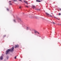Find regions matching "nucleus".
Instances as JSON below:
<instances>
[{"instance_id": "1", "label": "nucleus", "mask_w": 61, "mask_h": 61, "mask_svg": "<svg viewBox=\"0 0 61 61\" xmlns=\"http://www.w3.org/2000/svg\"><path fill=\"white\" fill-rule=\"evenodd\" d=\"M14 47H12L10 49L7 50L6 52V55H7V54H8V53H9V51H10V52H13V51H14Z\"/></svg>"}, {"instance_id": "2", "label": "nucleus", "mask_w": 61, "mask_h": 61, "mask_svg": "<svg viewBox=\"0 0 61 61\" xmlns=\"http://www.w3.org/2000/svg\"><path fill=\"white\" fill-rule=\"evenodd\" d=\"M46 15H48V16H49L50 17H53L52 15H49V14H48L47 13H46Z\"/></svg>"}, {"instance_id": "3", "label": "nucleus", "mask_w": 61, "mask_h": 61, "mask_svg": "<svg viewBox=\"0 0 61 61\" xmlns=\"http://www.w3.org/2000/svg\"><path fill=\"white\" fill-rule=\"evenodd\" d=\"M19 47V45H15L14 46L15 48H17L18 47Z\"/></svg>"}, {"instance_id": "4", "label": "nucleus", "mask_w": 61, "mask_h": 61, "mask_svg": "<svg viewBox=\"0 0 61 61\" xmlns=\"http://www.w3.org/2000/svg\"><path fill=\"white\" fill-rule=\"evenodd\" d=\"M0 59L1 60L3 59V57L2 56H1L0 57Z\"/></svg>"}, {"instance_id": "5", "label": "nucleus", "mask_w": 61, "mask_h": 61, "mask_svg": "<svg viewBox=\"0 0 61 61\" xmlns=\"http://www.w3.org/2000/svg\"><path fill=\"white\" fill-rule=\"evenodd\" d=\"M32 8H33V9H34V8H36V7L35 6L33 5H32Z\"/></svg>"}, {"instance_id": "6", "label": "nucleus", "mask_w": 61, "mask_h": 61, "mask_svg": "<svg viewBox=\"0 0 61 61\" xmlns=\"http://www.w3.org/2000/svg\"><path fill=\"white\" fill-rule=\"evenodd\" d=\"M36 2H41V1L39 0H36Z\"/></svg>"}, {"instance_id": "7", "label": "nucleus", "mask_w": 61, "mask_h": 61, "mask_svg": "<svg viewBox=\"0 0 61 61\" xmlns=\"http://www.w3.org/2000/svg\"><path fill=\"white\" fill-rule=\"evenodd\" d=\"M5 36H6V35H4L3 36V37L4 38L5 37Z\"/></svg>"}, {"instance_id": "8", "label": "nucleus", "mask_w": 61, "mask_h": 61, "mask_svg": "<svg viewBox=\"0 0 61 61\" xmlns=\"http://www.w3.org/2000/svg\"><path fill=\"white\" fill-rule=\"evenodd\" d=\"M37 10H39V11H41V10H40V9H37Z\"/></svg>"}, {"instance_id": "9", "label": "nucleus", "mask_w": 61, "mask_h": 61, "mask_svg": "<svg viewBox=\"0 0 61 61\" xmlns=\"http://www.w3.org/2000/svg\"><path fill=\"white\" fill-rule=\"evenodd\" d=\"M54 18H56V19H57L58 20H59V19H58V18H56V17H54Z\"/></svg>"}, {"instance_id": "10", "label": "nucleus", "mask_w": 61, "mask_h": 61, "mask_svg": "<svg viewBox=\"0 0 61 61\" xmlns=\"http://www.w3.org/2000/svg\"><path fill=\"white\" fill-rule=\"evenodd\" d=\"M17 0H14V2H17Z\"/></svg>"}, {"instance_id": "11", "label": "nucleus", "mask_w": 61, "mask_h": 61, "mask_svg": "<svg viewBox=\"0 0 61 61\" xmlns=\"http://www.w3.org/2000/svg\"><path fill=\"white\" fill-rule=\"evenodd\" d=\"M35 33H36H36H37V32L36 31H35Z\"/></svg>"}, {"instance_id": "12", "label": "nucleus", "mask_w": 61, "mask_h": 61, "mask_svg": "<svg viewBox=\"0 0 61 61\" xmlns=\"http://www.w3.org/2000/svg\"><path fill=\"white\" fill-rule=\"evenodd\" d=\"M8 58H9L8 56H7V59H8Z\"/></svg>"}, {"instance_id": "13", "label": "nucleus", "mask_w": 61, "mask_h": 61, "mask_svg": "<svg viewBox=\"0 0 61 61\" xmlns=\"http://www.w3.org/2000/svg\"><path fill=\"white\" fill-rule=\"evenodd\" d=\"M25 6L26 7H27V8H28V6H27V5H26V6Z\"/></svg>"}, {"instance_id": "14", "label": "nucleus", "mask_w": 61, "mask_h": 61, "mask_svg": "<svg viewBox=\"0 0 61 61\" xmlns=\"http://www.w3.org/2000/svg\"><path fill=\"white\" fill-rule=\"evenodd\" d=\"M13 21H14V22H15V20H13Z\"/></svg>"}, {"instance_id": "15", "label": "nucleus", "mask_w": 61, "mask_h": 61, "mask_svg": "<svg viewBox=\"0 0 61 61\" xmlns=\"http://www.w3.org/2000/svg\"><path fill=\"white\" fill-rule=\"evenodd\" d=\"M61 15V14H60V13H59V15Z\"/></svg>"}, {"instance_id": "16", "label": "nucleus", "mask_w": 61, "mask_h": 61, "mask_svg": "<svg viewBox=\"0 0 61 61\" xmlns=\"http://www.w3.org/2000/svg\"><path fill=\"white\" fill-rule=\"evenodd\" d=\"M19 1H20V2H22V0H18Z\"/></svg>"}, {"instance_id": "17", "label": "nucleus", "mask_w": 61, "mask_h": 61, "mask_svg": "<svg viewBox=\"0 0 61 61\" xmlns=\"http://www.w3.org/2000/svg\"><path fill=\"white\" fill-rule=\"evenodd\" d=\"M16 56H15V59H16Z\"/></svg>"}, {"instance_id": "18", "label": "nucleus", "mask_w": 61, "mask_h": 61, "mask_svg": "<svg viewBox=\"0 0 61 61\" xmlns=\"http://www.w3.org/2000/svg\"><path fill=\"white\" fill-rule=\"evenodd\" d=\"M53 24H55V22H53Z\"/></svg>"}, {"instance_id": "19", "label": "nucleus", "mask_w": 61, "mask_h": 61, "mask_svg": "<svg viewBox=\"0 0 61 61\" xmlns=\"http://www.w3.org/2000/svg\"><path fill=\"white\" fill-rule=\"evenodd\" d=\"M25 3H26V4H27H27H27V2H25Z\"/></svg>"}, {"instance_id": "20", "label": "nucleus", "mask_w": 61, "mask_h": 61, "mask_svg": "<svg viewBox=\"0 0 61 61\" xmlns=\"http://www.w3.org/2000/svg\"><path fill=\"white\" fill-rule=\"evenodd\" d=\"M9 4L10 5H12L11 3H10Z\"/></svg>"}, {"instance_id": "21", "label": "nucleus", "mask_w": 61, "mask_h": 61, "mask_svg": "<svg viewBox=\"0 0 61 61\" xmlns=\"http://www.w3.org/2000/svg\"><path fill=\"white\" fill-rule=\"evenodd\" d=\"M7 9L8 11H9V9H8L7 8Z\"/></svg>"}, {"instance_id": "22", "label": "nucleus", "mask_w": 61, "mask_h": 61, "mask_svg": "<svg viewBox=\"0 0 61 61\" xmlns=\"http://www.w3.org/2000/svg\"><path fill=\"white\" fill-rule=\"evenodd\" d=\"M24 2L25 3L26 2V1H24Z\"/></svg>"}, {"instance_id": "23", "label": "nucleus", "mask_w": 61, "mask_h": 61, "mask_svg": "<svg viewBox=\"0 0 61 61\" xmlns=\"http://www.w3.org/2000/svg\"><path fill=\"white\" fill-rule=\"evenodd\" d=\"M11 1H9V3H11Z\"/></svg>"}, {"instance_id": "24", "label": "nucleus", "mask_w": 61, "mask_h": 61, "mask_svg": "<svg viewBox=\"0 0 61 61\" xmlns=\"http://www.w3.org/2000/svg\"><path fill=\"white\" fill-rule=\"evenodd\" d=\"M27 30H28V28L27 27Z\"/></svg>"}, {"instance_id": "25", "label": "nucleus", "mask_w": 61, "mask_h": 61, "mask_svg": "<svg viewBox=\"0 0 61 61\" xmlns=\"http://www.w3.org/2000/svg\"><path fill=\"white\" fill-rule=\"evenodd\" d=\"M19 8H21V7H19Z\"/></svg>"}, {"instance_id": "26", "label": "nucleus", "mask_w": 61, "mask_h": 61, "mask_svg": "<svg viewBox=\"0 0 61 61\" xmlns=\"http://www.w3.org/2000/svg\"><path fill=\"white\" fill-rule=\"evenodd\" d=\"M38 33L39 34V33Z\"/></svg>"}, {"instance_id": "27", "label": "nucleus", "mask_w": 61, "mask_h": 61, "mask_svg": "<svg viewBox=\"0 0 61 61\" xmlns=\"http://www.w3.org/2000/svg\"><path fill=\"white\" fill-rule=\"evenodd\" d=\"M51 14H53V13H51Z\"/></svg>"}]
</instances>
